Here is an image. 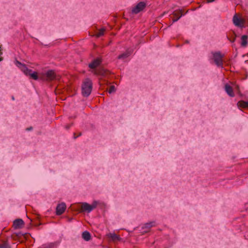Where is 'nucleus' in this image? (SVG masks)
Returning <instances> with one entry per match:
<instances>
[{
  "mask_svg": "<svg viewBox=\"0 0 248 248\" xmlns=\"http://www.w3.org/2000/svg\"><path fill=\"white\" fill-rule=\"evenodd\" d=\"M16 64L26 76H30L31 78L34 80L38 79L37 73L36 72L32 73L31 70L28 69L25 64H22L18 61H16Z\"/></svg>",
  "mask_w": 248,
  "mask_h": 248,
  "instance_id": "1",
  "label": "nucleus"
},
{
  "mask_svg": "<svg viewBox=\"0 0 248 248\" xmlns=\"http://www.w3.org/2000/svg\"><path fill=\"white\" fill-rule=\"evenodd\" d=\"M93 87L92 81L89 79H86L83 82L82 86V94L84 96L87 97L91 93Z\"/></svg>",
  "mask_w": 248,
  "mask_h": 248,
  "instance_id": "2",
  "label": "nucleus"
},
{
  "mask_svg": "<svg viewBox=\"0 0 248 248\" xmlns=\"http://www.w3.org/2000/svg\"><path fill=\"white\" fill-rule=\"evenodd\" d=\"M40 78L44 81H51L56 78V76L54 71L50 70L45 73L42 74L40 76Z\"/></svg>",
  "mask_w": 248,
  "mask_h": 248,
  "instance_id": "3",
  "label": "nucleus"
},
{
  "mask_svg": "<svg viewBox=\"0 0 248 248\" xmlns=\"http://www.w3.org/2000/svg\"><path fill=\"white\" fill-rule=\"evenodd\" d=\"M97 204V203L96 202H94L92 205H90L86 202H83L82 203L81 206L80 212H87L88 213H90L93 209L96 208Z\"/></svg>",
  "mask_w": 248,
  "mask_h": 248,
  "instance_id": "4",
  "label": "nucleus"
},
{
  "mask_svg": "<svg viewBox=\"0 0 248 248\" xmlns=\"http://www.w3.org/2000/svg\"><path fill=\"white\" fill-rule=\"evenodd\" d=\"M213 59L216 64L218 67H222L223 65L222 58L223 55L219 52L213 53Z\"/></svg>",
  "mask_w": 248,
  "mask_h": 248,
  "instance_id": "5",
  "label": "nucleus"
},
{
  "mask_svg": "<svg viewBox=\"0 0 248 248\" xmlns=\"http://www.w3.org/2000/svg\"><path fill=\"white\" fill-rule=\"evenodd\" d=\"M183 11L182 10H178L174 11L171 17L172 19V23H174L177 21H178L181 16L184 14L183 13Z\"/></svg>",
  "mask_w": 248,
  "mask_h": 248,
  "instance_id": "6",
  "label": "nucleus"
},
{
  "mask_svg": "<svg viewBox=\"0 0 248 248\" xmlns=\"http://www.w3.org/2000/svg\"><path fill=\"white\" fill-rule=\"evenodd\" d=\"M94 74L95 75L101 76V78H107L109 74V72L104 69L101 68L94 70Z\"/></svg>",
  "mask_w": 248,
  "mask_h": 248,
  "instance_id": "7",
  "label": "nucleus"
},
{
  "mask_svg": "<svg viewBox=\"0 0 248 248\" xmlns=\"http://www.w3.org/2000/svg\"><path fill=\"white\" fill-rule=\"evenodd\" d=\"M233 23L237 27H243L244 24V20L242 18H239L236 14L233 17Z\"/></svg>",
  "mask_w": 248,
  "mask_h": 248,
  "instance_id": "8",
  "label": "nucleus"
},
{
  "mask_svg": "<svg viewBox=\"0 0 248 248\" xmlns=\"http://www.w3.org/2000/svg\"><path fill=\"white\" fill-rule=\"evenodd\" d=\"M145 7V3L144 2H140L132 9V13L138 14Z\"/></svg>",
  "mask_w": 248,
  "mask_h": 248,
  "instance_id": "9",
  "label": "nucleus"
},
{
  "mask_svg": "<svg viewBox=\"0 0 248 248\" xmlns=\"http://www.w3.org/2000/svg\"><path fill=\"white\" fill-rule=\"evenodd\" d=\"M66 208L64 202H62L59 204L56 207V215H61L65 211Z\"/></svg>",
  "mask_w": 248,
  "mask_h": 248,
  "instance_id": "10",
  "label": "nucleus"
},
{
  "mask_svg": "<svg viewBox=\"0 0 248 248\" xmlns=\"http://www.w3.org/2000/svg\"><path fill=\"white\" fill-rule=\"evenodd\" d=\"M24 223L22 219H16L13 222V227L15 229H20L23 227Z\"/></svg>",
  "mask_w": 248,
  "mask_h": 248,
  "instance_id": "11",
  "label": "nucleus"
},
{
  "mask_svg": "<svg viewBox=\"0 0 248 248\" xmlns=\"http://www.w3.org/2000/svg\"><path fill=\"white\" fill-rule=\"evenodd\" d=\"M225 91L231 97H234V94L232 87L228 84L225 85Z\"/></svg>",
  "mask_w": 248,
  "mask_h": 248,
  "instance_id": "12",
  "label": "nucleus"
},
{
  "mask_svg": "<svg viewBox=\"0 0 248 248\" xmlns=\"http://www.w3.org/2000/svg\"><path fill=\"white\" fill-rule=\"evenodd\" d=\"M101 60L99 58L94 60L92 62L89 64V66L92 69H94L101 63Z\"/></svg>",
  "mask_w": 248,
  "mask_h": 248,
  "instance_id": "13",
  "label": "nucleus"
},
{
  "mask_svg": "<svg viewBox=\"0 0 248 248\" xmlns=\"http://www.w3.org/2000/svg\"><path fill=\"white\" fill-rule=\"evenodd\" d=\"M132 52L130 50H127L125 52L123 53L121 55H120L118 58L119 59H124L127 58L131 54Z\"/></svg>",
  "mask_w": 248,
  "mask_h": 248,
  "instance_id": "14",
  "label": "nucleus"
},
{
  "mask_svg": "<svg viewBox=\"0 0 248 248\" xmlns=\"http://www.w3.org/2000/svg\"><path fill=\"white\" fill-rule=\"evenodd\" d=\"M248 38V36L246 35H244L241 37V46L243 47H246L247 46Z\"/></svg>",
  "mask_w": 248,
  "mask_h": 248,
  "instance_id": "15",
  "label": "nucleus"
},
{
  "mask_svg": "<svg viewBox=\"0 0 248 248\" xmlns=\"http://www.w3.org/2000/svg\"><path fill=\"white\" fill-rule=\"evenodd\" d=\"M82 237L85 241H89L91 239V234L89 232L85 231L82 234Z\"/></svg>",
  "mask_w": 248,
  "mask_h": 248,
  "instance_id": "16",
  "label": "nucleus"
},
{
  "mask_svg": "<svg viewBox=\"0 0 248 248\" xmlns=\"http://www.w3.org/2000/svg\"><path fill=\"white\" fill-rule=\"evenodd\" d=\"M108 236L112 239L113 241H117L120 239V237L114 233H110L108 234Z\"/></svg>",
  "mask_w": 248,
  "mask_h": 248,
  "instance_id": "17",
  "label": "nucleus"
},
{
  "mask_svg": "<svg viewBox=\"0 0 248 248\" xmlns=\"http://www.w3.org/2000/svg\"><path fill=\"white\" fill-rule=\"evenodd\" d=\"M238 105L241 108H248V102L240 101L238 102Z\"/></svg>",
  "mask_w": 248,
  "mask_h": 248,
  "instance_id": "18",
  "label": "nucleus"
},
{
  "mask_svg": "<svg viewBox=\"0 0 248 248\" xmlns=\"http://www.w3.org/2000/svg\"><path fill=\"white\" fill-rule=\"evenodd\" d=\"M107 78H100L99 79V83L100 85L103 86L105 84H108V81L107 79Z\"/></svg>",
  "mask_w": 248,
  "mask_h": 248,
  "instance_id": "19",
  "label": "nucleus"
},
{
  "mask_svg": "<svg viewBox=\"0 0 248 248\" xmlns=\"http://www.w3.org/2000/svg\"><path fill=\"white\" fill-rule=\"evenodd\" d=\"M0 248H11V247L7 241H4L0 245Z\"/></svg>",
  "mask_w": 248,
  "mask_h": 248,
  "instance_id": "20",
  "label": "nucleus"
},
{
  "mask_svg": "<svg viewBox=\"0 0 248 248\" xmlns=\"http://www.w3.org/2000/svg\"><path fill=\"white\" fill-rule=\"evenodd\" d=\"M105 29L104 28H102L98 31L96 33V36L97 37H99L103 35L104 33Z\"/></svg>",
  "mask_w": 248,
  "mask_h": 248,
  "instance_id": "21",
  "label": "nucleus"
},
{
  "mask_svg": "<svg viewBox=\"0 0 248 248\" xmlns=\"http://www.w3.org/2000/svg\"><path fill=\"white\" fill-rule=\"evenodd\" d=\"M154 225V222H150L146 223L144 225V228L147 229H149L151 227Z\"/></svg>",
  "mask_w": 248,
  "mask_h": 248,
  "instance_id": "22",
  "label": "nucleus"
},
{
  "mask_svg": "<svg viewBox=\"0 0 248 248\" xmlns=\"http://www.w3.org/2000/svg\"><path fill=\"white\" fill-rule=\"evenodd\" d=\"M115 91V88L114 86H111L109 89L108 93H111L113 92H114Z\"/></svg>",
  "mask_w": 248,
  "mask_h": 248,
  "instance_id": "23",
  "label": "nucleus"
},
{
  "mask_svg": "<svg viewBox=\"0 0 248 248\" xmlns=\"http://www.w3.org/2000/svg\"><path fill=\"white\" fill-rule=\"evenodd\" d=\"M207 2L208 3H210V2H212L214 1H215L216 0H206Z\"/></svg>",
  "mask_w": 248,
  "mask_h": 248,
  "instance_id": "24",
  "label": "nucleus"
},
{
  "mask_svg": "<svg viewBox=\"0 0 248 248\" xmlns=\"http://www.w3.org/2000/svg\"><path fill=\"white\" fill-rule=\"evenodd\" d=\"M32 129V127H29V128H27L26 129V130H27V131H29V130H31Z\"/></svg>",
  "mask_w": 248,
  "mask_h": 248,
  "instance_id": "25",
  "label": "nucleus"
},
{
  "mask_svg": "<svg viewBox=\"0 0 248 248\" xmlns=\"http://www.w3.org/2000/svg\"><path fill=\"white\" fill-rule=\"evenodd\" d=\"M235 40V38H233V39H232V40H230L231 42H234Z\"/></svg>",
  "mask_w": 248,
  "mask_h": 248,
  "instance_id": "26",
  "label": "nucleus"
},
{
  "mask_svg": "<svg viewBox=\"0 0 248 248\" xmlns=\"http://www.w3.org/2000/svg\"><path fill=\"white\" fill-rule=\"evenodd\" d=\"M236 88L238 90L239 89V86L238 85H236Z\"/></svg>",
  "mask_w": 248,
  "mask_h": 248,
  "instance_id": "27",
  "label": "nucleus"
},
{
  "mask_svg": "<svg viewBox=\"0 0 248 248\" xmlns=\"http://www.w3.org/2000/svg\"><path fill=\"white\" fill-rule=\"evenodd\" d=\"M3 60V58L2 57H0V62Z\"/></svg>",
  "mask_w": 248,
  "mask_h": 248,
  "instance_id": "28",
  "label": "nucleus"
},
{
  "mask_svg": "<svg viewBox=\"0 0 248 248\" xmlns=\"http://www.w3.org/2000/svg\"><path fill=\"white\" fill-rule=\"evenodd\" d=\"M69 127H70L69 125H67V126H66V128H67V129L69 128Z\"/></svg>",
  "mask_w": 248,
  "mask_h": 248,
  "instance_id": "29",
  "label": "nucleus"
},
{
  "mask_svg": "<svg viewBox=\"0 0 248 248\" xmlns=\"http://www.w3.org/2000/svg\"><path fill=\"white\" fill-rule=\"evenodd\" d=\"M12 99H13V100H14V99H15V98H14V97L13 96L12 97Z\"/></svg>",
  "mask_w": 248,
  "mask_h": 248,
  "instance_id": "30",
  "label": "nucleus"
},
{
  "mask_svg": "<svg viewBox=\"0 0 248 248\" xmlns=\"http://www.w3.org/2000/svg\"><path fill=\"white\" fill-rule=\"evenodd\" d=\"M72 219V218L69 219V221H71Z\"/></svg>",
  "mask_w": 248,
  "mask_h": 248,
  "instance_id": "31",
  "label": "nucleus"
},
{
  "mask_svg": "<svg viewBox=\"0 0 248 248\" xmlns=\"http://www.w3.org/2000/svg\"><path fill=\"white\" fill-rule=\"evenodd\" d=\"M148 231H149V230H148L146 231L145 232H148Z\"/></svg>",
  "mask_w": 248,
  "mask_h": 248,
  "instance_id": "32",
  "label": "nucleus"
}]
</instances>
